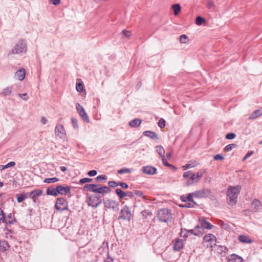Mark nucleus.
<instances>
[{"label": "nucleus", "instance_id": "nucleus-10", "mask_svg": "<svg viewBox=\"0 0 262 262\" xmlns=\"http://www.w3.org/2000/svg\"><path fill=\"white\" fill-rule=\"evenodd\" d=\"M194 197L196 198H206L211 195V191L209 189H202L193 192Z\"/></svg>", "mask_w": 262, "mask_h": 262}, {"label": "nucleus", "instance_id": "nucleus-32", "mask_svg": "<svg viewBox=\"0 0 262 262\" xmlns=\"http://www.w3.org/2000/svg\"><path fill=\"white\" fill-rule=\"evenodd\" d=\"M156 150L161 158L165 156V150L162 146H157Z\"/></svg>", "mask_w": 262, "mask_h": 262}, {"label": "nucleus", "instance_id": "nucleus-57", "mask_svg": "<svg viewBox=\"0 0 262 262\" xmlns=\"http://www.w3.org/2000/svg\"><path fill=\"white\" fill-rule=\"evenodd\" d=\"M122 33L126 37H129L131 35V32L129 31L123 30Z\"/></svg>", "mask_w": 262, "mask_h": 262}, {"label": "nucleus", "instance_id": "nucleus-9", "mask_svg": "<svg viewBox=\"0 0 262 262\" xmlns=\"http://www.w3.org/2000/svg\"><path fill=\"white\" fill-rule=\"evenodd\" d=\"M105 208L107 209H111L114 211L118 210L119 203L115 200L107 199L104 202Z\"/></svg>", "mask_w": 262, "mask_h": 262}, {"label": "nucleus", "instance_id": "nucleus-13", "mask_svg": "<svg viewBox=\"0 0 262 262\" xmlns=\"http://www.w3.org/2000/svg\"><path fill=\"white\" fill-rule=\"evenodd\" d=\"M203 240L204 242L209 243L210 246L212 247V245L216 244V238L213 234L209 233L204 236Z\"/></svg>", "mask_w": 262, "mask_h": 262}, {"label": "nucleus", "instance_id": "nucleus-50", "mask_svg": "<svg viewBox=\"0 0 262 262\" xmlns=\"http://www.w3.org/2000/svg\"><path fill=\"white\" fill-rule=\"evenodd\" d=\"M253 154V151H248L246 154V155H245L244 158H243V161H245L246 159L249 158Z\"/></svg>", "mask_w": 262, "mask_h": 262}, {"label": "nucleus", "instance_id": "nucleus-29", "mask_svg": "<svg viewBox=\"0 0 262 262\" xmlns=\"http://www.w3.org/2000/svg\"><path fill=\"white\" fill-rule=\"evenodd\" d=\"M9 245L7 241L5 240L0 241V249L3 251L9 249Z\"/></svg>", "mask_w": 262, "mask_h": 262}, {"label": "nucleus", "instance_id": "nucleus-5", "mask_svg": "<svg viewBox=\"0 0 262 262\" xmlns=\"http://www.w3.org/2000/svg\"><path fill=\"white\" fill-rule=\"evenodd\" d=\"M132 214L129 208L125 205L120 210L119 215L118 216V220H123L126 221H130Z\"/></svg>", "mask_w": 262, "mask_h": 262}, {"label": "nucleus", "instance_id": "nucleus-21", "mask_svg": "<svg viewBox=\"0 0 262 262\" xmlns=\"http://www.w3.org/2000/svg\"><path fill=\"white\" fill-rule=\"evenodd\" d=\"M111 191V189L107 186H101L100 185V186L98 189H94L93 190V192L98 193L101 194L107 193L110 192Z\"/></svg>", "mask_w": 262, "mask_h": 262}, {"label": "nucleus", "instance_id": "nucleus-45", "mask_svg": "<svg viewBox=\"0 0 262 262\" xmlns=\"http://www.w3.org/2000/svg\"><path fill=\"white\" fill-rule=\"evenodd\" d=\"M92 181V179H91V178H83V179H81L79 181V183L81 184H84V183H88V182H90Z\"/></svg>", "mask_w": 262, "mask_h": 262}, {"label": "nucleus", "instance_id": "nucleus-62", "mask_svg": "<svg viewBox=\"0 0 262 262\" xmlns=\"http://www.w3.org/2000/svg\"><path fill=\"white\" fill-rule=\"evenodd\" d=\"M192 167L193 166H192L190 164H186V165L183 166V170H186Z\"/></svg>", "mask_w": 262, "mask_h": 262}, {"label": "nucleus", "instance_id": "nucleus-46", "mask_svg": "<svg viewBox=\"0 0 262 262\" xmlns=\"http://www.w3.org/2000/svg\"><path fill=\"white\" fill-rule=\"evenodd\" d=\"M235 137V134L234 133H229L226 135V138L229 140H231Z\"/></svg>", "mask_w": 262, "mask_h": 262}, {"label": "nucleus", "instance_id": "nucleus-52", "mask_svg": "<svg viewBox=\"0 0 262 262\" xmlns=\"http://www.w3.org/2000/svg\"><path fill=\"white\" fill-rule=\"evenodd\" d=\"M5 221V216L3 210L0 209V223L4 222Z\"/></svg>", "mask_w": 262, "mask_h": 262}, {"label": "nucleus", "instance_id": "nucleus-16", "mask_svg": "<svg viewBox=\"0 0 262 262\" xmlns=\"http://www.w3.org/2000/svg\"><path fill=\"white\" fill-rule=\"evenodd\" d=\"M201 227L199 226L195 227L194 229L187 230V232L189 234H193L198 236L202 235L204 233V231L200 230Z\"/></svg>", "mask_w": 262, "mask_h": 262}, {"label": "nucleus", "instance_id": "nucleus-38", "mask_svg": "<svg viewBox=\"0 0 262 262\" xmlns=\"http://www.w3.org/2000/svg\"><path fill=\"white\" fill-rule=\"evenodd\" d=\"M180 236L183 238H187L188 236V233L187 232V229H181L180 232Z\"/></svg>", "mask_w": 262, "mask_h": 262}, {"label": "nucleus", "instance_id": "nucleus-12", "mask_svg": "<svg viewBox=\"0 0 262 262\" xmlns=\"http://www.w3.org/2000/svg\"><path fill=\"white\" fill-rule=\"evenodd\" d=\"M173 248L174 251H180L183 248L184 242L183 239L180 238H176L172 242Z\"/></svg>", "mask_w": 262, "mask_h": 262}, {"label": "nucleus", "instance_id": "nucleus-44", "mask_svg": "<svg viewBox=\"0 0 262 262\" xmlns=\"http://www.w3.org/2000/svg\"><path fill=\"white\" fill-rule=\"evenodd\" d=\"M157 169L156 168L151 166H148V174H154L156 173Z\"/></svg>", "mask_w": 262, "mask_h": 262}, {"label": "nucleus", "instance_id": "nucleus-17", "mask_svg": "<svg viewBox=\"0 0 262 262\" xmlns=\"http://www.w3.org/2000/svg\"><path fill=\"white\" fill-rule=\"evenodd\" d=\"M228 262H243V259L242 257L235 254H232L227 257Z\"/></svg>", "mask_w": 262, "mask_h": 262}, {"label": "nucleus", "instance_id": "nucleus-1", "mask_svg": "<svg viewBox=\"0 0 262 262\" xmlns=\"http://www.w3.org/2000/svg\"><path fill=\"white\" fill-rule=\"evenodd\" d=\"M241 190L239 185L230 186L227 191V195L230 205H234L236 203L237 196Z\"/></svg>", "mask_w": 262, "mask_h": 262}, {"label": "nucleus", "instance_id": "nucleus-33", "mask_svg": "<svg viewBox=\"0 0 262 262\" xmlns=\"http://www.w3.org/2000/svg\"><path fill=\"white\" fill-rule=\"evenodd\" d=\"M59 180L58 178H47L43 180L44 183H54L58 182Z\"/></svg>", "mask_w": 262, "mask_h": 262}, {"label": "nucleus", "instance_id": "nucleus-7", "mask_svg": "<svg viewBox=\"0 0 262 262\" xmlns=\"http://www.w3.org/2000/svg\"><path fill=\"white\" fill-rule=\"evenodd\" d=\"M54 131L56 137L63 140L67 139L66 130L61 124H57L55 126Z\"/></svg>", "mask_w": 262, "mask_h": 262}, {"label": "nucleus", "instance_id": "nucleus-31", "mask_svg": "<svg viewBox=\"0 0 262 262\" xmlns=\"http://www.w3.org/2000/svg\"><path fill=\"white\" fill-rule=\"evenodd\" d=\"M172 8L174 11V14L177 15L181 11V6L179 4H174L172 6Z\"/></svg>", "mask_w": 262, "mask_h": 262}, {"label": "nucleus", "instance_id": "nucleus-49", "mask_svg": "<svg viewBox=\"0 0 262 262\" xmlns=\"http://www.w3.org/2000/svg\"><path fill=\"white\" fill-rule=\"evenodd\" d=\"M213 159L215 160H223L224 158L222 155L217 154L214 156Z\"/></svg>", "mask_w": 262, "mask_h": 262}, {"label": "nucleus", "instance_id": "nucleus-39", "mask_svg": "<svg viewBox=\"0 0 262 262\" xmlns=\"http://www.w3.org/2000/svg\"><path fill=\"white\" fill-rule=\"evenodd\" d=\"M94 187H95V186H94V184H85L83 188V190L86 191H91L92 192V188H93Z\"/></svg>", "mask_w": 262, "mask_h": 262}, {"label": "nucleus", "instance_id": "nucleus-23", "mask_svg": "<svg viewBox=\"0 0 262 262\" xmlns=\"http://www.w3.org/2000/svg\"><path fill=\"white\" fill-rule=\"evenodd\" d=\"M42 194V191L41 190L35 189L30 192V196L33 200L34 202H35L38 196L41 195Z\"/></svg>", "mask_w": 262, "mask_h": 262}, {"label": "nucleus", "instance_id": "nucleus-40", "mask_svg": "<svg viewBox=\"0 0 262 262\" xmlns=\"http://www.w3.org/2000/svg\"><path fill=\"white\" fill-rule=\"evenodd\" d=\"M236 145L235 144H231L227 145L225 148V150L226 151H231L233 148L236 147Z\"/></svg>", "mask_w": 262, "mask_h": 262}, {"label": "nucleus", "instance_id": "nucleus-63", "mask_svg": "<svg viewBox=\"0 0 262 262\" xmlns=\"http://www.w3.org/2000/svg\"><path fill=\"white\" fill-rule=\"evenodd\" d=\"M41 122L43 125L46 124L47 122V118L45 117H42L41 119Z\"/></svg>", "mask_w": 262, "mask_h": 262}, {"label": "nucleus", "instance_id": "nucleus-53", "mask_svg": "<svg viewBox=\"0 0 262 262\" xmlns=\"http://www.w3.org/2000/svg\"><path fill=\"white\" fill-rule=\"evenodd\" d=\"M97 172L95 170H92L88 172V174L90 177H93L97 174Z\"/></svg>", "mask_w": 262, "mask_h": 262}, {"label": "nucleus", "instance_id": "nucleus-36", "mask_svg": "<svg viewBox=\"0 0 262 262\" xmlns=\"http://www.w3.org/2000/svg\"><path fill=\"white\" fill-rule=\"evenodd\" d=\"M206 20L205 18L202 17L201 16H198L196 18L195 24L198 25H201L203 23H205Z\"/></svg>", "mask_w": 262, "mask_h": 262}, {"label": "nucleus", "instance_id": "nucleus-34", "mask_svg": "<svg viewBox=\"0 0 262 262\" xmlns=\"http://www.w3.org/2000/svg\"><path fill=\"white\" fill-rule=\"evenodd\" d=\"M133 171L132 169L128 168H123L118 170V173L119 174H124L130 173Z\"/></svg>", "mask_w": 262, "mask_h": 262}, {"label": "nucleus", "instance_id": "nucleus-22", "mask_svg": "<svg viewBox=\"0 0 262 262\" xmlns=\"http://www.w3.org/2000/svg\"><path fill=\"white\" fill-rule=\"evenodd\" d=\"M239 242L245 244H251L253 242V240L248 235L242 234L238 237Z\"/></svg>", "mask_w": 262, "mask_h": 262}, {"label": "nucleus", "instance_id": "nucleus-51", "mask_svg": "<svg viewBox=\"0 0 262 262\" xmlns=\"http://www.w3.org/2000/svg\"><path fill=\"white\" fill-rule=\"evenodd\" d=\"M18 95L21 98L25 100H27L29 99V97H28V94L27 93L19 94Z\"/></svg>", "mask_w": 262, "mask_h": 262}, {"label": "nucleus", "instance_id": "nucleus-27", "mask_svg": "<svg viewBox=\"0 0 262 262\" xmlns=\"http://www.w3.org/2000/svg\"><path fill=\"white\" fill-rule=\"evenodd\" d=\"M148 138H150V139L154 140L156 142L158 143L160 140V137L158 136V135L151 131L148 130Z\"/></svg>", "mask_w": 262, "mask_h": 262}, {"label": "nucleus", "instance_id": "nucleus-14", "mask_svg": "<svg viewBox=\"0 0 262 262\" xmlns=\"http://www.w3.org/2000/svg\"><path fill=\"white\" fill-rule=\"evenodd\" d=\"M199 222L200 223V225H199L201 227V230L203 231V229H208L210 230L212 229L214 226L211 225L210 223L208 222L205 219H200Z\"/></svg>", "mask_w": 262, "mask_h": 262}, {"label": "nucleus", "instance_id": "nucleus-47", "mask_svg": "<svg viewBox=\"0 0 262 262\" xmlns=\"http://www.w3.org/2000/svg\"><path fill=\"white\" fill-rule=\"evenodd\" d=\"M108 185L111 187H115L119 185V183H117L116 182L114 181H110L108 183Z\"/></svg>", "mask_w": 262, "mask_h": 262}, {"label": "nucleus", "instance_id": "nucleus-28", "mask_svg": "<svg viewBox=\"0 0 262 262\" xmlns=\"http://www.w3.org/2000/svg\"><path fill=\"white\" fill-rule=\"evenodd\" d=\"M47 194L48 195L57 196L58 195L57 186L56 188H48L47 190Z\"/></svg>", "mask_w": 262, "mask_h": 262}, {"label": "nucleus", "instance_id": "nucleus-37", "mask_svg": "<svg viewBox=\"0 0 262 262\" xmlns=\"http://www.w3.org/2000/svg\"><path fill=\"white\" fill-rule=\"evenodd\" d=\"M180 41L182 43H186L188 41V36L185 34H183L180 37Z\"/></svg>", "mask_w": 262, "mask_h": 262}, {"label": "nucleus", "instance_id": "nucleus-20", "mask_svg": "<svg viewBox=\"0 0 262 262\" xmlns=\"http://www.w3.org/2000/svg\"><path fill=\"white\" fill-rule=\"evenodd\" d=\"M57 189H58V194H60L62 195L67 194V193L70 192V191L71 190V187L68 186L63 187L61 185H58Z\"/></svg>", "mask_w": 262, "mask_h": 262}, {"label": "nucleus", "instance_id": "nucleus-6", "mask_svg": "<svg viewBox=\"0 0 262 262\" xmlns=\"http://www.w3.org/2000/svg\"><path fill=\"white\" fill-rule=\"evenodd\" d=\"M205 172V170H203L198 172L196 174L192 173L190 179H188L187 182H186V185L190 186V185H192L194 183H196L198 182H199V181L200 180L201 178L203 177V176Z\"/></svg>", "mask_w": 262, "mask_h": 262}, {"label": "nucleus", "instance_id": "nucleus-4", "mask_svg": "<svg viewBox=\"0 0 262 262\" xmlns=\"http://www.w3.org/2000/svg\"><path fill=\"white\" fill-rule=\"evenodd\" d=\"M157 217L160 222L166 223L172 219V213L168 209H161L158 211Z\"/></svg>", "mask_w": 262, "mask_h": 262}, {"label": "nucleus", "instance_id": "nucleus-43", "mask_svg": "<svg viewBox=\"0 0 262 262\" xmlns=\"http://www.w3.org/2000/svg\"><path fill=\"white\" fill-rule=\"evenodd\" d=\"M106 179H107V177L105 175L98 176L96 178V181L98 182H100L102 180H106Z\"/></svg>", "mask_w": 262, "mask_h": 262}, {"label": "nucleus", "instance_id": "nucleus-60", "mask_svg": "<svg viewBox=\"0 0 262 262\" xmlns=\"http://www.w3.org/2000/svg\"><path fill=\"white\" fill-rule=\"evenodd\" d=\"M207 6L208 8H212L214 7L215 5L213 2H209L207 3Z\"/></svg>", "mask_w": 262, "mask_h": 262}, {"label": "nucleus", "instance_id": "nucleus-48", "mask_svg": "<svg viewBox=\"0 0 262 262\" xmlns=\"http://www.w3.org/2000/svg\"><path fill=\"white\" fill-rule=\"evenodd\" d=\"M72 122L74 128H78V121L76 119L74 118H72Z\"/></svg>", "mask_w": 262, "mask_h": 262}, {"label": "nucleus", "instance_id": "nucleus-3", "mask_svg": "<svg viewBox=\"0 0 262 262\" xmlns=\"http://www.w3.org/2000/svg\"><path fill=\"white\" fill-rule=\"evenodd\" d=\"M27 51L26 42L22 39L19 40L13 48L10 51V54H18L25 53Z\"/></svg>", "mask_w": 262, "mask_h": 262}, {"label": "nucleus", "instance_id": "nucleus-64", "mask_svg": "<svg viewBox=\"0 0 262 262\" xmlns=\"http://www.w3.org/2000/svg\"><path fill=\"white\" fill-rule=\"evenodd\" d=\"M125 196L132 198L133 196V194L130 191H127V192H125Z\"/></svg>", "mask_w": 262, "mask_h": 262}, {"label": "nucleus", "instance_id": "nucleus-59", "mask_svg": "<svg viewBox=\"0 0 262 262\" xmlns=\"http://www.w3.org/2000/svg\"><path fill=\"white\" fill-rule=\"evenodd\" d=\"M50 1L52 3V4H53L54 5H58L61 2V0H50Z\"/></svg>", "mask_w": 262, "mask_h": 262}, {"label": "nucleus", "instance_id": "nucleus-8", "mask_svg": "<svg viewBox=\"0 0 262 262\" xmlns=\"http://www.w3.org/2000/svg\"><path fill=\"white\" fill-rule=\"evenodd\" d=\"M55 207L57 210L60 211L67 210L68 208V202L63 198H58L56 201Z\"/></svg>", "mask_w": 262, "mask_h": 262}, {"label": "nucleus", "instance_id": "nucleus-55", "mask_svg": "<svg viewBox=\"0 0 262 262\" xmlns=\"http://www.w3.org/2000/svg\"><path fill=\"white\" fill-rule=\"evenodd\" d=\"M15 165V163L13 161H12V162H10L9 163H8V164H7L6 165H5V167H6V168H8L9 167H13V166H14Z\"/></svg>", "mask_w": 262, "mask_h": 262}, {"label": "nucleus", "instance_id": "nucleus-2", "mask_svg": "<svg viewBox=\"0 0 262 262\" xmlns=\"http://www.w3.org/2000/svg\"><path fill=\"white\" fill-rule=\"evenodd\" d=\"M102 202L101 197L97 195L87 194L86 203L89 206L97 208Z\"/></svg>", "mask_w": 262, "mask_h": 262}, {"label": "nucleus", "instance_id": "nucleus-61", "mask_svg": "<svg viewBox=\"0 0 262 262\" xmlns=\"http://www.w3.org/2000/svg\"><path fill=\"white\" fill-rule=\"evenodd\" d=\"M181 200L182 201L185 202L186 204H187L188 203V200H189V198H188V196H182L181 197Z\"/></svg>", "mask_w": 262, "mask_h": 262}, {"label": "nucleus", "instance_id": "nucleus-30", "mask_svg": "<svg viewBox=\"0 0 262 262\" xmlns=\"http://www.w3.org/2000/svg\"><path fill=\"white\" fill-rule=\"evenodd\" d=\"M28 197V193H21L19 194H16L17 201L18 203H20L23 201Z\"/></svg>", "mask_w": 262, "mask_h": 262}, {"label": "nucleus", "instance_id": "nucleus-56", "mask_svg": "<svg viewBox=\"0 0 262 262\" xmlns=\"http://www.w3.org/2000/svg\"><path fill=\"white\" fill-rule=\"evenodd\" d=\"M162 162H163V164L167 166V167H169V166H171V165L170 164H169L167 161L166 160L165 158V156L163 157V158H162Z\"/></svg>", "mask_w": 262, "mask_h": 262}, {"label": "nucleus", "instance_id": "nucleus-54", "mask_svg": "<svg viewBox=\"0 0 262 262\" xmlns=\"http://www.w3.org/2000/svg\"><path fill=\"white\" fill-rule=\"evenodd\" d=\"M118 186H120L124 189H127L128 188V185L124 182H119Z\"/></svg>", "mask_w": 262, "mask_h": 262}, {"label": "nucleus", "instance_id": "nucleus-15", "mask_svg": "<svg viewBox=\"0 0 262 262\" xmlns=\"http://www.w3.org/2000/svg\"><path fill=\"white\" fill-rule=\"evenodd\" d=\"M193 197H194L193 193H189L188 195V198H189L188 203L181 206V207L185 208H192L194 206L196 205V203L192 199Z\"/></svg>", "mask_w": 262, "mask_h": 262}, {"label": "nucleus", "instance_id": "nucleus-24", "mask_svg": "<svg viewBox=\"0 0 262 262\" xmlns=\"http://www.w3.org/2000/svg\"><path fill=\"white\" fill-rule=\"evenodd\" d=\"M262 115L260 109H258L252 112L249 117V119L253 120Z\"/></svg>", "mask_w": 262, "mask_h": 262}, {"label": "nucleus", "instance_id": "nucleus-58", "mask_svg": "<svg viewBox=\"0 0 262 262\" xmlns=\"http://www.w3.org/2000/svg\"><path fill=\"white\" fill-rule=\"evenodd\" d=\"M192 174V172L191 171H186L184 173L183 175V177L184 178H187V177H188L189 176H191Z\"/></svg>", "mask_w": 262, "mask_h": 262}, {"label": "nucleus", "instance_id": "nucleus-25", "mask_svg": "<svg viewBox=\"0 0 262 262\" xmlns=\"http://www.w3.org/2000/svg\"><path fill=\"white\" fill-rule=\"evenodd\" d=\"M142 122V120L140 119L136 118L129 122L128 124L131 127H137L139 126Z\"/></svg>", "mask_w": 262, "mask_h": 262}, {"label": "nucleus", "instance_id": "nucleus-11", "mask_svg": "<svg viewBox=\"0 0 262 262\" xmlns=\"http://www.w3.org/2000/svg\"><path fill=\"white\" fill-rule=\"evenodd\" d=\"M76 109L83 120L87 123L90 122V119L87 114L85 112L83 107L80 104L77 103L76 104Z\"/></svg>", "mask_w": 262, "mask_h": 262}, {"label": "nucleus", "instance_id": "nucleus-42", "mask_svg": "<svg viewBox=\"0 0 262 262\" xmlns=\"http://www.w3.org/2000/svg\"><path fill=\"white\" fill-rule=\"evenodd\" d=\"M83 86L81 83H80V82L76 83V89L77 92H82L83 90Z\"/></svg>", "mask_w": 262, "mask_h": 262}, {"label": "nucleus", "instance_id": "nucleus-41", "mask_svg": "<svg viewBox=\"0 0 262 262\" xmlns=\"http://www.w3.org/2000/svg\"><path fill=\"white\" fill-rule=\"evenodd\" d=\"M165 120L163 118H161L158 122L159 127L161 128H164L165 126Z\"/></svg>", "mask_w": 262, "mask_h": 262}, {"label": "nucleus", "instance_id": "nucleus-35", "mask_svg": "<svg viewBox=\"0 0 262 262\" xmlns=\"http://www.w3.org/2000/svg\"><path fill=\"white\" fill-rule=\"evenodd\" d=\"M115 192L120 199H122L125 196V192L123 191L121 189L119 188H117L115 190Z\"/></svg>", "mask_w": 262, "mask_h": 262}, {"label": "nucleus", "instance_id": "nucleus-18", "mask_svg": "<svg viewBox=\"0 0 262 262\" xmlns=\"http://www.w3.org/2000/svg\"><path fill=\"white\" fill-rule=\"evenodd\" d=\"M261 206V203L258 199H255L252 202L251 207L255 212L258 211L260 210Z\"/></svg>", "mask_w": 262, "mask_h": 262}, {"label": "nucleus", "instance_id": "nucleus-26", "mask_svg": "<svg viewBox=\"0 0 262 262\" xmlns=\"http://www.w3.org/2000/svg\"><path fill=\"white\" fill-rule=\"evenodd\" d=\"M12 86H8L4 89L1 93V95L6 97L10 96L12 92Z\"/></svg>", "mask_w": 262, "mask_h": 262}, {"label": "nucleus", "instance_id": "nucleus-19", "mask_svg": "<svg viewBox=\"0 0 262 262\" xmlns=\"http://www.w3.org/2000/svg\"><path fill=\"white\" fill-rule=\"evenodd\" d=\"M26 75L25 69L21 68L17 70L15 73V77L18 80L22 81L24 79Z\"/></svg>", "mask_w": 262, "mask_h": 262}]
</instances>
